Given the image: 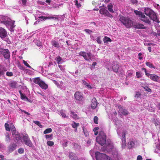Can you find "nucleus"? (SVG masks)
I'll return each mask as SVG.
<instances>
[{
    "label": "nucleus",
    "instance_id": "19",
    "mask_svg": "<svg viewBox=\"0 0 160 160\" xmlns=\"http://www.w3.org/2000/svg\"><path fill=\"white\" fill-rule=\"evenodd\" d=\"M39 86L41 88L45 90L47 89L48 87V85L46 84L42 80L39 84Z\"/></svg>",
    "mask_w": 160,
    "mask_h": 160
},
{
    "label": "nucleus",
    "instance_id": "5",
    "mask_svg": "<svg viewBox=\"0 0 160 160\" xmlns=\"http://www.w3.org/2000/svg\"><path fill=\"white\" fill-rule=\"evenodd\" d=\"M80 56L83 57L84 59L87 61L91 60V54L90 52L86 53L83 51H81L79 53Z\"/></svg>",
    "mask_w": 160,
    "mask_h": 160
},
{
    "label": "nucleus",
    "instance_id": "6",
    "mask_svg": "<svg viewBox=\"0 0 160 160\" xmlns=\"http://www.w3.org/2000/svg\"><path fill=\"white\" fill-rule=\"evenodd\" d=\"M0 51L1 52V54L3 55L4 58L6 59H8L10 58V52L8 49H4L2 48H1Z\"/></svg>",
    "mask_w": 160,
    "mask_h": 160
},
{
    "label": "nucleus",
    "instance_id": "22",
    "mask_svg": "<svg viewBox=\"0 0 160 160\" xmlns=\"http://www.w3.org/2000/svg\"><path fill=\"white\" fill-rule=\"evenodd\" d=\"M107 7L108 10L110 12L112 13H113L114 12V11L112 9L113 5H112V3H109Z\"/></svg>",
    "mask_w": 160,
    "mask_h": 160
},
{
    "label": "nucleus",
    "instance_id": "39",
    "mask_svg": "<svg viewBox=\"0 0 160 160\" xmlns=\"http://www.w3.org/2000/svg\"><path fill=\"white\" fill-rule=\"evenodd\" d=\"M62 60V58L60 57H58L57 58L56 61L58 64L60 63V62Z\"/></svg>",
    "mask_w": 160,
    "mask_h": 160
},
{
    "label": "nucleus",
    "instance_id": "25",
    "mask_svg": "<svg viewBox=\"0 0 160 160\" xmlns=\"http://www.w3.org/2000/svg\"><path fill=\"white\" fill-rule=\"evenodd\" d=\"M103 40L104 43H108V42H111L112 41L111 39L110 38L107 36H105Z\"/></svg>",
    "mask_w": 160,
    "mask_h": 160
},
{
    "label": "nucleus",
    "instance_id": "36",
    "mask_svg": "<svg viewBox=\"0 0 160 160\" xmlns=\"http://www.w3.org/2000/svg\"><path fill=\"white\" fill-rule=\"evenodd\" d=\"M5 127L6 131H10L9 128V125L7 123H6L5 124Z\"/></svg>",
    "mask_w": 160,
    "mask_h": 160
},
{
    "label": "nucleus",
    "instance_id": "57",
    "mask_svg": "<svg viewBox=\"0 0 160 160\" xmlns=\"http://www.w3.org/2000/svg\"><path fill=\"white\" fill-rule=\"evenodd\" d=\"M110 146L111 147V148L112 149L114 147L113 146L112 144V143L110 142L108 144V145H107V147Z\"/></svg>",
    "mask_w": 160,
    "mask_h": 160
},
{
    "label": "nucleus",
    "instance_id": "56",
    "mask_svg": "<svg viewBox=\"0 0 160 160\" xmlns=\"http://www.w3.org/2000/svg\"><path fill=\"white\" fill-rule=\"evenodd\" d=\"M47 19H58V18H57L54 17H47Z\"/></svg>",
    "mask_w": 160,
    "mask_h": 160
},
{
    "label": "nucleus",
    "instance_id": "1",
    "mask_svg": "<svg viewBox=\"0 0 160 160\" xmlns=\"http://www.w3.org/2000/svg\"><path fill=\"white\" fill-rule=\"evenodd\" d=\"M96 141L101 145H103L105 143L106 135L103 131H101L99 132V136L96 138Z\"/></svg>",
    "mask_w": 160,
    "mask_h": 160
},
{
    "label": "nucleus",
    "instance_id": "7",
    "mask_svg": "<svg viewBox=\"0 0 160 160\" xmlns=\"http://www.w3.org/2000/svg\"><path fill=\"white\" fill-rule=\"evenodd\" d=\"M99 12L101 14L103 15L111 18L113 17L112 15L109 13L108 11L105 8L100 9L99 10Z\"/></svg>",
    "mask_w": 160,
    "mask_h": 160
},
{
    "label": "nucleus",
    "instance_id": "52",
    "mask_svg": "<svg viewBox=\"0 0 160 160\" xmlns=\"http://www.w3.org/2000/svg\"><path fill=\"white\" fill-rule=\"evenodd\" d=\"M141 93L139 92H137L134 97L136 98H138L141 95Z\"/></svg>",
    "mask_w": 160,
    "mask_h": 160
},
{
    "label": "nucleus",
    "instance_id": "13",
    "mask_svg": "<svg viewBox=\"0 0 160 160\" xmlns=\"http://www.w3.org/2000/svg\"><path fill=\"white\" fill-rule=\"evenodd\" d=\"M7 36V33L5 30L2 28H0V37L1 38H4Z\"/></svg>",
    "mask_w": 160,
    "mask_h": 160
},
{
    "label": "nucleus",
    "instance_id": "44",
    "mask_svg": "<svg viewBox=\"0 0 160 160\" xmlns=\"http://www.w3.org/2000/svg\"><path fill=\"white\" fill-rule=\"evenodd\" d=\"M144 88L145 90L147 91L148 92H152L151 89L148 86H145L144 87Z\"/></svg>",
    "mask_w": 160,
    "mask_h": 160
},
{
    "label": "nucleus",
    "instance_id": "27",
    "mask_svg": "<svg viewBox=\"0 0 160 160\" xmlns=\"http://www.w3.org/2000/svg\"><path fill=\"white\" fill-rule=\"evenodd\" d=\"M136 27L139 29H146V27H145L143 24L140 23L137 24Z\"/></svg>",
    "mask_w": 160,
    "mask_h": 160
},
{
    "label": "nucleus",
    "instance_id": "46",
    "mask_svg": "<svg viewBox=\"0 0 160 160\" xmlns=\"http://www.w3.org/2000/svg\"><path fill=\"white\" fill-rule=\"evenodd\" d=\"M24 150L23 148H21L18 149V152L20 154L23 153L24 152Z\"/></svg>",
    "mask_w": 160,
    "mask_h": 160
},
{
    "label": "nucleus",
    "instance_id": "51",
    "mask_svg": "<svg viewBox=\"0 0 160 160\" xmlns=\"http://www.w3.org/2000/svg\"><path fill=\"white\" fill-rule=\"evenodd\" d=\"M136 77L138 78H140L142 77V76L139 72H136Z\"/></svg>",
    "mask_w": 160,
    "mask_h": 160
},
{
    "label": "nucleus",
    "instance_id": "48",
    "mask_svg": "<svg viewBox=\"0 0 160 160\" xmlns=\"http://www.w3.org/2000/svg\"><path fill=\"white\" fill-rule=\"evenodd\" d=\"M53 136V135L52 134H50V135H45V137L46 138V139H48L49 138H52Z\"/></svg>",
    "mask_w": 160,
    "mask_h": 160
},
{
    "label": "nucleus",
    "instance_id": "58",
    "mask_svg": "<svg viewBox=\"0 0 160 160\" xmlns=\"http://www.w3.org/2000/svg\"><path fill=\"white\" fill-rule=\"evenodd\" d=\"M137 160H142V157L141 155H138L137 157Z\"/></svg>",
    "mask_w": 160,
    "mask_h": 160
},
{
    "label": "nucleus",
    "instance_id": "12",
    "mask_svg": "<svg viewBox=\"0 0 160 160\" xmlns=\"http://www.w3.org/2000/svg\"><path fill=\"white\" fill-rule=\"evenodd\" d=\"M149 17L150 19L153 21H155L158 23L160 22L158 19L157 17L156 13L153 11Z\"/></svg>",
    "mask_w": 160,
    "mask_h": 160
},
{
    "label": "nucleus",
    "instance_id": "38",
    "mask_svg": "<svg viewBox=\"0 0 160 160\" xmlns=\"http://www.w3.org/2000/svg\"><path fill=\"white\" fill-rule=\"evenodd\" d=\"M98 118L97 116H94L93 118V120L94 122L96 124H98Z\"/></svg>",
    "mask_w": 160,
    "mask_h": 160
},
{
    "label": "nucleus",
    "instance_id": "42",
    "mask_svg": "<svg viewBox=\"0 0 160 160\" xmlns=\"http://www.w3.org/2000/svg\"><path fill=\"white\" fill-rule=\"evenodd\" d=\"M48 145L49 146H52L54 145V142L52 141H48L47 142Z\"/></svg>",
    "mask_w": 160,
    "mask_h": 160
},
{
    "label": "nucleus",
    "instance_id": "63",
    "mask_svg": "<svg viewBox=\"0 0 160 160\" xmlns=\"http://www.w3.org/2000/svg\"><path fill=\"white\" fill-rule=\"evenodd\" d=\"M97 63L96 62H94L92 63V67H94L95 65L97 64Z\"/></svg>",
    "mask_w": 160,
    "mask_h": 160
},
{
    "label": "nucleus",
    "instance_id": "26",
    "mask_svg": "<svg viewBox=\"0 0 160 160\" xmlns=\"http://www.w3.org/2000/svg\"><path fill=\"white\" fill-rule=\"evenodd\" d=\"M76 156L75 154L73 152H71L69 154V157L72 160L74 159Z\"/></svg>",
    "mask_w": 160,
    "mask_h": 160
},
{
    "label": "nucleus",
    "instance_id": "4",
    "mask_svg": "<svg viewBox=\"0 0 160 160\" xmlns=\"http://www.w3.org/2000/svg\"><path fill=\"white\" fill-rule=\"evenodd\" d=\"M22 139L24 143L26 145L30 147H32L33 144L27 134H26L25 135L23 136L22 137Z\"/></svg>",
    "mask_w": 160,
    "mask_h": 160
},
{
    "label": "nucleus",
    "instance_id": "45",
    "mask_svg": "<svg viewBox=\"0 0 160 160\" xmlns=\"http://www.w3.org/2000/svg\"><path fill=\"white\" fill-rule=\"evenodd\" d=\"M82 83L86 85L87 87H90V86L89 85V84L86 82L84 80H82Z\"/></svg>",
    "mask_w": 160,
    "mask_h": 160
},
{
    "label": "nucleus",
    "instance_id": "20",
    "mask_svg": "<svg viewBox=\"0 0 160 160\" xmlns=\"http://www.w3.org/2000/svg\"><path fill=\"white\" fill-rule=\"evenodd\" d=\"M145 14L148 16H149L153 12V11L149 8H146L144 10Z\"/></svg>",
    "mask_w": 160,
    "mask_h": 160
},
{
    "label": "nucleus",
    "instance_id": "32",
    "mask_svg": "<svg viewBox=\"0 0 160 160\" xmlns=\"http://www.w3.org/2000/svg\"><path fill=\"white\" fill-rule=\"evenodd\" d=\"M134 12L136 15H138L140 18L143 14L141 12L138 10H135Z\"/></svg>",
    "mask_w": 160,
    "mask_h": 160
},
{
    "label": "nucleus",
    "instance_id": "31",
    "mask_svg": "<svg viewBox=\"0 0 160 160\" xmlns=\"http://www.w3.org/2000/svg\"><path fill=\"white\" fill-rule=\"evenodd\" d=\"M135 143L133 142H130L128 143V148H132L134 147Z\"/></svg>",
    "mask_w": 160,
    "mask_h": 160
},
{
    "label": "nucleus",
    "instance_id": "3",
    "mask_svg": "<svg viewBox=\"0 0 160 160\" xmlns=\"http://www.w3.org/2000/svg\"><path fill=\"white\" fill-rule=\"evenodd\" d=\"M109 157L106 154L97 152L96 153V160H109Z\"/></svg>",
    "mask_w": 160,
    "mask_h": 160
},
{
    "label": "nucleus",
    "instance_id": "10",
    "mask_svg": "<svg viewBox=\"0 0 160 160\" xmlns=\"http://www.w3.org/2000/svg\"><path fill=\"white\" fill-rule=\"evenodd\" d=\"M150 78L154 82L160 83V77L156 74H152Z\"/></svg>",
    "mask_w": 160,
    "mask_h": 160
},
{
    "label": "nucleus",
    "instance_id": "62",
    "mask_svg": "<svg viewBox=\"0 0 160 160\" xmlns=\"http://www.w3.org/2000/svg\"><path fill=\"white\" fill-rule=\"evenodd\" d=\"M99 129L98 127H95L94 128L93 131L94 132H96V131L98 130Z\"/></svg>",
    "mask_w": 160,
    "mask_h": 160
},
{
    "label": "nucleus",
    "instance_id": "40",
    "mask_svg": "<svg viewBox=\"0 0 160 160\" xmlns=\"http://www.w3.org/2000/svg\"><path fill=\"white\" fill-rule=\"evenodd\" d=\"M75 2V5L78 8L80 7H81V5L80 3H79L78 2V0H75L74 1Z\"/></svg>",
    "mask_w": 160,
    "mask_h": 160
},
{
    "label": "nucleus",
    "instance_id": "35",
    "mask_svg": "<svg viewBox=\"0 0 160 160\" xmlns=\"http://www.w3.org/2000/svg\"><path fill=\"white\" fill-rule=\"evenodd\" d=\"M79 123H76L75 122H73V123L72 124V127L74 128L77 129L78 127L79 126Z\"/></svg>",
    "mask_w": 160,
    "mask_h": 160
},
{
    "label": "nucleus",
    "instance_id": "47",
    "mask_svg": "<svg viewBox=\"0 0 160 160\" xmlns=\"http://www.w3.org/2000/svg\"><path fill=\"white\" fill-rule=\"evenodd\" d=\"M60 114H61L62 117L64 118H65L67 117H68V116H67L65 114V113L63 112L62 111H61L60 112Z\"/></svg>",
    "mask_w": 160,
    "mask_h": 160
},
{
    "label": "nucleus",
    "instance_id": "60",
    "mask_svg": "<svg viewBox=\"0 0 160 160\" xmlns=\"http://www.w3.org/2000/svg\"><path fill=\"white\" fill-rule=\"evenodd\" d=\"M18 67L20 69L22 70H24V68L20 64H18Z\"/></svg>",
    "mask_w": 160,
    "mask_h": 160
},
{
    "label": "nucleus",
    "instance_id": "55",
    "mask_svg": "<svg viewBox=\"0 0 160 160\" xmlns=\"http://www.w3.org/2000/svg\"><path fill=\"white\" fill-rule=\"evenodd\" d=\"M16 84L17 83L16 82ZM11 86L12 87L14 88H15L16 87V85L14 82L11 83Z\"/></svg>",
    "mask_w": 160,
    "mask_h": 160
},
{
    "label": "nucleus",
    "instance_id": "8",
    "mask_svg": "<svg viewBox=\"0 0 160 160\" xmlns=\"http://www.w3.org/2000/svg\"><path fill=\"white\" fill-rule=\"evenodd\" d=\"M74 96L76 99L78 101H81L83 98L82 94L79 92H76Z\"/></svg>",
    "mask_w": 160,
    "mask_h": 160
},
{
    "label": "nucleus",
    "instance_id": "29",
    "mask_svg": "<svg viewBox=\"0 0 160 160\" xmlns=\"http://www.w3.org/2000/svg\"><path fill=\"white\" fill-rule=\"evenodd\" d=\"M52 45L57 48H59L60 47L59 43L55 41H53L52 42Z\"/></svg>",
    "mask_w": 160,
    "mask_h": 160
},
{
    "label": "nucleus",
    "instance_id": "64",
    "mask_svg": "<svg viewBox=\"0 0 160 160\" xmlns=\"http://www.w3.org/2000/svg\"><path fill=\"white\" fill-rule=\"evenodd\" d=\"M37 93L38 94L42 95V96H44V93L43 92L41 93L40 92H37Z\"/></svg>",
    "mask_w": 160,
    "mask_h": 160
},
{
    "label": "nucleus",
    "instance_id": "50",
    "mask_svg": "<svg viewBox=\"0 0 160 160\" xmlns=\"http://www.w3.org/2000/svg\"><path fill=\"white\" fill-rule=\"evenodd\" d=\"M23 63L24 65L29 68H31V66L26 61L23 60Z\"/></svg>",
    "mask_w": 160,
    "mask_h": 160
},
{
    "label": "nucleus",
    "instance_id": "49",
    "mask_svg": "<svg viewBox=\"0 0 160 160\" xmlns=\"http://www.w3.org/2000/svg\"><path fill=\"white\" fill-rule=\"evenodd\" d=\"M21 98L22 99H26L27 100L28 99V98L25 95H24L23 94H22L21 95Z\"/></svg>",
    "mask_w": 160,
    "mask_h": 160
},
{
    "label": "nucleus",
    "instance_id": "15",
    "mask_svg": "<svg viewBox=\"0 0 160 160\" xmlns=\"http://www.w3.org/2000/svg\"><path fill=\"white\" fill-rule=\"evenodd\" d=\"M118 108L119 111L123 115L125 116L128 113V111L127 110L123 108L121 105H119Z\"/></svg>",
    "mask_w": 160,
    "mask_h": 160
},
{
    "label": "nucleus",
    "instance_id": "2",
    "mask_svg": "<svg viewBox=\"0 0 160 160\" xmlns=\"http://www.w3.org/2000/svg\"><path fill=\"white\" fill-rule=\"evenodd\" d=\"M119 20L127 28H130L133 26L132 21L128 18L122 16L120 18Z\"/></svg>",
    "mask_w": 160,
    "mask_h": 160
},
{
    "label": "nucleus",
    "instance_id": "53",
    "mask_svg": "<svg viewBox=\"0 0 160 160\" xmlns=\"http://www.w3.org/2000/svg\"><path fill=\"white\" fill-rule=\"evenodd\" d=\"M84 31L86 32H87L88 33H89V34H90V33H92V32L91 30L89 29H85Z\"/></svg>",
    "mask_w": 160,
    "mask_h": 160
},
{
    "label": "nucleus",
    "instance_id": "17",
    "mask_svg": "<svg viewBox=\"0 0 160 160\" xmlns=\"http://www.w3.org/2000/svg\"><path fill=\"white\" fill-rule=\"evenodd\" d=\"M122 145L123 147H125L126 144V132H122Z\"/></svg>",
    "mask_w": 160,
    "mask_h": 160
},
{
    "label": "nucleus",
    "instance_id": "21",
    "mask_svg": "<svg viewBox=\"0 0 160 160\" xmlns=\"http://www.w3.org/2000/svg\"><path fill=\"white\" fill-rule=\"evenodd\" d=\"M119 68V65L117 64L113 65L112 67V69L113 71L115 72H118Z\"/></svg>",
    "mask_w": 160,
    "mask_h": 160
},
{
    "label": "nucleus",
    "instance_id": "61",
    "mask_svg": "<svg viewBox=\"0 0 160 160\" xmlns=\"http://www.w3.org/2000/svg\"><path fill=\"white\" fill-rule=\"evenodd\" d=\"M22 4L25 5L27 2V0H22Z\"/></svg>",
    "mask_w": 160,
    "mask_h": 160
},
{
    "label": "nucleus",
    "instance_id": "41",
    "mask_svg": "<svg viewBox=\"0 0 160 160\" xmlns=\"http://www.w3.org/2000/svg\"><path fill=\"white\" fill-rule=\"evenodd\" d=\"M97 42L99 44H101L102 42V41L101 39L100 36L98 37L96 39Z\"/></svg>",
    "mask_w": 160,
    "mask_h": 160
},
{
    "label": "nucleus",
    "instance_id": "14",
    "mask_svg": "<svg viewBox=\"0 0 160 160\" xmlns=\"http://www.w3.org/2000/svg\"><path fill=\"white\" fill-rule=\"evenodd\" d=\"M97 105V102L95 98H93L91 101V106L92 108L93 109H95Z\"/></svg>",
    "mask_w": 160,
    "mask_h": 160
},
{
    "label": "nucleus",
    "instance_id": "18",
    "mask_svg": "<svg viewBox=\"0 0 160 160\" xmlns=\"http://www.w3.org/2000/svg\"><path fill=\"white\" fill-rule=\"evenodd\" d=\"M7 71V68L4 65L0 64V76H2L5 74V72Z\"/></svg>",
    "mask_w": 160,
    "mask_h": 160
},
{
    "label": "nucleus",
    "instance_id": "43",
    "mask_svg": "<svg viewBox=\"0 0 160 160\" xmlns=\"http://www.w3.org/2000/svg\"><path fill=\"white\" fill-rule=\"evenodd\" d=\"M6 74L8 76L11 77L13 75V73L12 72H7Z\"/></svg>",
    "mask_w": 160,
    "mask_h": 160
},
{
    "label": "nucleus",
    "instance_id": "9",
    "mask_svg": "<svg viewBox=\"0 0 160 160\" xmlns=\"http://www.w3.org/2000/svg\"><path fill=\"white\" fill-rule=\"evenodd\" d=\"M17 145L15 143H11L8 147V152L10 153L12 152L16 148Z\"/></svg>",
    "mask_w": 160,
    "mask_h": 160
},
{
    "label": "nucleus",
    "instance_id": "28",
    "mask_svg": "<svg viewBox=\"0 0 160 160\" xmlns=\"http://www.w3.org/2000/svg\"><path fill=\"white\" fill-rule=\"evenodd\" d=\"M146 64L150 68L156 69V67L154 66L153 64L150 62H146Z\"/></svg>",
    "mask_w": 160,
    "mask_h": 160
},
{
    "label": "nucleus",
    "instance_id": "24",
    "mask_svg": "<svg viewBox=\"0 0 160 160\" xmlns=\"http://www.w3.org/2000/svg\"><path fill=\"white\" fill-rule=\"evenodd\" d=\"M70 112V113L72 114L71 116V117L74 119H76L78 118V115L75 113L74 112L72 111H71Z\"/></svg>",
    "mask_w": 160,
    "mask_h": 160
},
{
    "label": "nucleus",
    "instance_id": "59",
    "mask_svg": "<svg viewBox=\"0 0 160 160\" xmlns=\"http://www.w3.org/2000/svg\"><path fill=\"white\" fill-rule=\"evenodd\" d=\"M37 42H36V44L38 46H41L42 45V43L39 41H37Z\"/></svg>",
    "mask_w": 160,
    "mask_h": 160
},
{
    "label": "nucleus",
    "instance_id": "33",
    "mask_svg": "<svg viewBox=\"0 0 160 160\" xmlns=\"http://www.w3.org/2000/svg\"><path fill=\"white\" fill-rule=\"evenodd\" d=\"M52 130L51 128H48L46 129L43 132V133L44 134H46L47 133H48L52 132Z\"/></svg>",
    "mask_w": 160,
    "mask_h": 160
},
{
    "label": "nucleus",
    "instance_id": "30",
    "mask_svg": "<svg viewBox=\"0 0 160 160\" xmlns=\"http://www.w3.org/2000/svg\"><path fill=\"white\" fill-rule=\"evenodd\" d=\"M10 135L8 133H7L5 136V141L7 142H10Z\"/></svg>",
    "mask_w": 160,
    "mask_h": 160
},
{
    "label": "nucleus",
    "instance_id": "34",
    "mask_svg": "<svg viewBox=\"0 0 160 160\" xmlns=\"http://www.w3.org/2000/svg\"><path fill=\"white\" fill-rule=\"evenodd\" d=\"M33 122L34 123L38 125L40 128H42V125L40 124L39 121H33Z\"/></svg>",
    "mask_w": 160,
    "mask_h": 160
},
{
    "label": "nucleus",
    "instance_id": "16",
    "mask_svg": "<svg viewBox=\"0 0 160 160\" xmlns=\"http://www.w3.org/2000/svg\"><path fill=\"white\" fill-rule=\"evenodd\" d=\"M12 135H15L16 136V138L17 140H20L21 138L20 135L15 130V127L12 129Z\"/></svg>",
    "mask_w": 160,
    "mask_h": 160
},
{
    "label": "nucleus",
    "instance_id": "11",
    "mask_svg": "<svg viewBox=\"0 0 160 160\" xmlns=\"http://www.w3.org/2000/svg\"><path fill=\"white\" fill-rule=\"evenodd\" d=\"M140 20L143 22L148 24L151 23V21L147 17H146L143 14L141 16L140 18Z\"/></svg>",
    "mask_w": 160,
    "mask_h": 160
},
{
    "label": "nucleus",
    "instance_id": "37",
    "mask_svg": "<svg viewBox=\"0 0 160 160\" xmlns=\"http://www.w3.org/2000/svg\"><path fill=\"white\" fill-rule=\"evenodd\" d=\"M142 70H144V72H145V74L147 75V76H148V77L149 78H150V77L151 76V75L152 74H150V73H147V70L145 68H142Z\"/></svg>",
    "mask_w": 160,
    "mask_h": 160
},
{
    "label": "nucleus",
    "instance_id": "23",
    "mask_svg": "<svg viewBox=\"0 0 160 160\" xmlns=\"http://www.w3.org/2000/svg\"><path fill=\"white\" fill-rule=\"evenodd\" d=\"M42 81L39 77H37L33 79V82L39 85Z\"/></svg>",
    "mask_w": 160,
    "mask_h": 160
},
{
    "label": "nucleus",
    "instance_id": "54",
    "mask_svg": "<svg viewBox=\"0 0 160 160\" xmlns=\"http://www.w3.org/2000/svg\"><path fill=\"white\" fill-rule=\"evenodd\" d=\"M47 17H45L43 16H42L38 17L39 18L42 19L43 20H44L47 19Z\"/></svg>",
    "mask_w": 160,
    "mask_h": 160
}]
</instances>
